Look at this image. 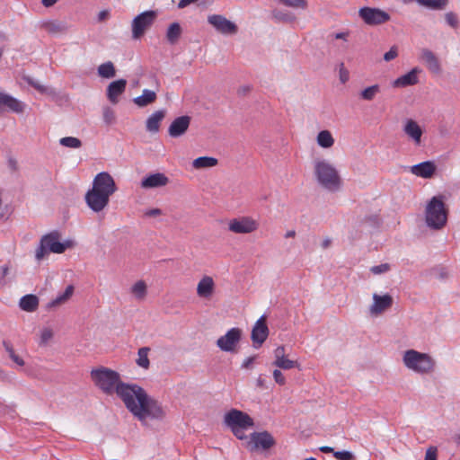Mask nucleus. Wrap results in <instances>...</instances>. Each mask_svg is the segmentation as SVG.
Listing matches in <instances>:
<instances>
[{"instance_id": "obj_1", "label": "nucleus", "mask_w": 460, "mask_h": 460, "mask_svg": "<svg viewBox=\"0 0 460 460\" xmlns=\"http://www.w3.org/2000/svg\"><path fill=\"white\" fill-rule=\"evenodd\" d=\"M94 385L107 394H116L126 408L140 421L146 419L163 420L165 411L161 404L149 396L146 390L137 384H128L120 380L119 374L112 369L101 367L91 371Z\"/></svg>"}, {"instance_id": "obj_2", "label": "nucleus", "mask_w": 460, "mask_h": 460, "mask_svg": "<svg viewBox=\"0 0 460 460\" xmlns=\"http://www.w3.org/2000/svg\"><path fill=\"white\" fill-rule=\"evenodd\" d=\"M61 233L53 230L44 234L40 241V245L36 249L35 258L41 261L48 252L63 253L66 249L73 248L75 242L73 240H66L60 242Z\"/></svg>"}, {"instance_id": "obj_3", "label": "nucleus", "mask_w": 460, "mask_h": 460, "mask_svg": "<svg viewBox=\"0 0 460 460\" xmlns=\"http://www.w3.org/2000/svg\"><path fill=\"white\" fill-rule=\"evenodd\" d=\"M314 174L320 186L323 189L335 192L341 189L342 181L337 169L329 162L315 161Z\"/></svg>"}, {"instance_id": "obj_4", "label": "nucleus", "mask_w": 460, "mask_h": 460, "mask_svg": "<svg viewBox=\"0 0 460 460\" xmlns=\"http://www.w3.org/2000/svg\"><path fill=\"white\" fill-rule=\"evenodd\" d=\"M425 221L427 226L434 230L442 229L447 222V209L443 196H434L428 202L425 208Z\"/></svg>"}, {"instance_id": "obj_5", "label": "nucleus", "mask_w": 460, "mask_h": 460, "mask_svg": "<svg viewBox=\"0 0 460 460\" xmlns=\"http://www.w3.org/2000/svg\"><path fill=\"white\" fill-rule=\"evenodd\" d=\"M402 361L407 368L419 374L432 372L436 365L435 360L429 354L415 349L406 350Z\"/></svg>"}, {"instance_id": "obj_6", "label": "nucleus", "mask_w": 460, "mask_h": 460, "mask_svg": "<svg viewBox=\"0 0 460 460\" xmlns=\"http://www.w3.org/2000/svg\"><path fill=\"white\" fill-rule=\"evenodd\" d=\"M157 16L155 11H146L137 15L132 21V38L140 39L153 25Z\"/></svg>"}, {"instance_id": "obj_7", "label": "nucleus", "mask_w": 460, "mask_h": 460, "mask_svg": "<svg viewBox=\"0 0 460 460\" xmlns=\"http://www.w3.org/2000/svg\"><path fill=\"white\" fill-rule=\"evenodd\" d=\"M358 16L369 26L381 25L390 21L391 16L385 11L376 7L364 6L358 10Z\"/></svg>"}, {"instance_id": "obj_8", "label": "nucleus", "mask_w": 460, "mask_h": 460, "mask_svg": "<svg viewBox=\"0 0 460 460\" xmlns=\"http://www.w3.org/2000/svg\"><path fill=\"white\" fill-rule=\"evenodd\" d=\"M225 424L234 429V428H252L254 425L253 420L242 411L232 409L224 417Z\"/></svg>"}, {"instance_id": "obj_9", "label": "nucleus", "mask_w": 460, "mask_h": 460, "mask_svg": "<svg viewBox=\"0 0 460 460\" xmlns=\"http://www.w3.org/2000/svg\"><path fill=\"white\" fill-rule=\"evenodd\" d=\"M258 228V221L251 217H239L228 222V230L234 234H251Z\"/></svg>"}, {"instance_id": "obj_10", "label": "nucleus", "mask_w": 460, "mask_h": 460, "mask_svg": "<svg viewBox=\"0 0 460 460\" xmlns=\"http://www.w3.org/2000/svg\"><path fill=\"white\" fill-rule=\"evenodd\" d=\"M241 338L242 330L234 327L217 339V346L225 352H236V347L239 344Z\"/></svg>"}, {"instance_id": "obj_11", "label": "nucleus", "mask_w": 460, "mask_h": 460, "mask_svg": "<svg viewBox=\"0 0 460 460\" xmlns=\"http://www.w3.org/2000/svg\"><path fill=\"white\" fill-rule=\"evenodd\" d=\"M93 190L111 197L117 190L113 178L109 172H99L93 179Z\"/></svg>"}, {"instance_id": "obj_12", "label": "nucleus", "mask_w": 460, "mask_h": 460, "mask_svg": "<svg viewBox=\"0 0 460 460\" xmlns=\"http://www.w3.org/2000/svg\"><path fill=\"white\" fill-rule=\"evenodd\" d=\"M208 22L218 32L226 35H234L237 32V26L231 21L220 14H213L208 17Z\"/></svg>"}, {"instance_id": "obj_13", "label": "nucleus", "mask_w": 460, "mask_h": 460, "mask_svg": "<svg viewBox=\"0 0 460 460\" xmlns=\"http://www.w3.org/2000/svg\"><path fill=\"white\" fill-rule=\"evenodd\" d=\"M85 202L93 212H101L109 204L110 197L93 189L85 194Z\"/></svg>"}, {"instance_id": "obj_14", "label": "nucleus", "mask_w": 460, "mask_h": 460, "mask_svg": "<svg viewBox=\"0 0 460 460\" xmlns=\"http://www.w3.org/2000/svg\"><path fill=\"white\" fill-rule=\"evenodd\" d=\"M269 336V328L266 323V316L261 315L255 323L251 334L253 347L260 348Z\"/></svg>"}, {"instance_id": "obj_15", "label": "nucleus", "mask_w": 460, "mask_h": 460, "mask_svg": "<svg viewBox=\"0 0 460 460\" xmlns=\"http://www.w3.org/2000/svg\"><path fill=\"white\" fill-rule=\"evenodd\" d=\"M251 442L252 444V450L259 448L268 450L276 444L274 438L268 431L252 433Z\"/></svg>"}, {"instance_id": "obj_16", "label": "nucleus", "mask_w": 460, "mask_h": 460, "mask_svg": "<svg viewBox=\"0 0 460 460\" xmlns=\"http://www.w3.org/2000/svg\"><path fill=\"white\" fill-rule=\"evenodd\" d=\"M394 299L389 294L379 296L377 294L373 295V304L369 308V312L372 315H379L385 311L392 307Z\"/></svg>"}, {"instance_id": "obj_17", "label": "nucleus", "mask_w": 460, "mask_h": 460, "mask_svg": "<svg viewBox=\"0 0 460 460\" xmlns=\"http://www.w3.org/2000/svg\"><path fill=\"white\" fill-rule=\"evenodd\" d=\"M190 117L183 115L176 118L170 125L168 133L172 137H179L186 133L190 124Z\"/></svg>"}, {"instance_id": "obj_18", "label": "nucleus", "mask_w": 460, "mask_h": 460, "mask_svg": "<svg viewBox=\"0 0 460 460\" xmlns=\"http://www.w3.org/2000/svg\"><path fill=\"white\" fill-rule=\"evenodd\" d=\"M437 166L433 161H425L410 167V172L424 179H430L436 172Z\"/></svg>"}, {"instance_id": "obj_19", "label": "nucleus", "mask_w": 460, "mask_h": 460, "mask_svg": "<svg viewBox=\"0 0 460 460\" xmlns=\"http://www.w3.org/2000/svg\"><path fill=\"white\" fill-rule=\"evenodd\" d=\"M169 183V178L163 172L149 174L142 179L140 186L143 189H155L166 186Z\"/></svg>"}, {"instance_id": "obj_20", "label": "nucleus", "mask_w": 460, "mask_h": 460, "mask_svg": "<svg viewBox=\"0 0 460 460\" xmlns=\"http://www.w3.org/2000/svg\"><path fill=\"white\" fill-rule=\"evenodd\" d=\"M40 28L49 34L58 35L66 33L70 26L66 21L48 20L41 22Z\"/></svg>"}, {"instance_id": "obj_21", "label": "nucleus", "mask_w": 460, "mask_h": 460, "mask_svg": "<svg viewBox=\"0 0 460 460\" xmlns=\"http://www.w3.org/2000/svg\"><path fill=\"white\" fill-rule=\"evenodd\" d=\"M127 86V80L119 79L111 82L107 87V98L112 103L116 104L119 102V96L122 94Z\"/></svg>"}, {"instance_id": "obj_22", "label": "nucleus", "mask_w": 460, "mask_h": 460, "mask_svg": "<svg viewBox=\"0 0 460 460\" xmlns=\"http://www.w3.org/2000/svg\"><path fill=\"white\" fill-rule=\"evenodd\" d=\"M215 291V282L210 276H204L197 285V294L201 298H210Z\"/></svg>"}, {"instance_id": "obj_23", "label": "nucleus", "mask_w": 460, "mask_h": 460, "mask_svg": "<svg viewBox=\"0 0 460 460\" xmlns=\"http://www.w3.org/2000/svg\"><path fill=\"white\" fill-rule=\"evenodd\" d=\"M420 69L418 67L412 68L407 74L398 77L393 82L394 87H406L417 84L419 83L418 75L420 73Z\"/></svg>"}, {"instance_id": "obj_24", "label": "nucleus", "mask_w": 460, "mask_h": 460, "mask_svg": "<svg viewBox=\"0 0 460 460\" xmlns=\"http://www.w3.org/2000/svg\"><path fill=\"white\" fill-rule=\"evenodd\" d=\"M421 58L426 64L428 69L433 73V74H440L441 72V66L438 59V58L435 56V54L428 49H424L421 52Z\"/></svg>"}, {"instance_id": "obj_25", "label": "nucleus", "mask_w": 460, "mask_h": 460, "mask_svg": "<svg viewBox=\"0 0 460 460\" xmlns=\"http://www.w3.org/2000/svg\"><path fill=\"white\" fill-rule=\"evenodd\" d=\"M40 304V299L36 295L29 294L21 297L19 301L20 308L28 313L35 312Z\"/></svg>"}, {"instance_id": "obj_26", "label": "nucleus", "mask_w": 460, "mask_h": 460, "mask_svg": "<svg viewBox=\"0 0 460 460\" xmlns=\"http://www.w3.org/2000/svg\"><path fill=\"white\" fill-rule=\"evenodd\" d=\"M403 130L405 134L410 137L416 145L420 144L422 130L415 120L408 119Z\"/></svg>"}, {"instance_id": "obj_27", "label": "nucleus", "mask_w": 460, "mask_h": 460, "mask_svg": "<svg viewBox=\"0 0 460 460\" xmlns=\"http://www.w3.org/2000/svg\"><path fill=\"white\" fill-rule=\"evenodd\" d=\"M4 106L17 113L23 111V106L21 102L11 95L0 93V108Z\"/></svg>"}, {"instance_id": "obj_28", "label": "nucleus", "mask_w": 460, "mask_h": 460, "mask_svg": "<svg viewBox=\"0 0 460 460\" xmlns=\"http://www.w3.org/2000/svg\"><path fill=\"white\" fill-rule=\"evenodd\" d=\"M164 116L165 111L164 110L157 111L150 115L146 119V130L152 133L158 132L160 123L164 119Z\"/></svg>"}, {"instance_id": "obj_29", "label": "nucleus", "mask_w": 460, "mask_h": 460, "mask_svg": "<svg viewBox=\"0 0 460 460\" xmlns=\"http://www.w3.org/2000/svg\"><path fill=\"white\" fill-rule=\"evenodd\" d=\"M156 100V93L154 91L145 89L140 96L134 98L133 102L138 107H146Z\"/></svg>"}, {"instance_id": "obj_30", "label": "nucleus", "mask_w": 460, "mask_h": 460, "mask_svg": "<svg viewBox=\"0 0 460 460\" xmlns=\"http://www.w3.org/2000/svg\"><path fill=\"white\" fill-rule=\"evenodd\" d=\"M73 293L74 287L72 285L67 286L63 294L48 303L47 309H52L66 303L72 296Z\"/></svg>"}, {"instance_id": "obj_31", "label": "nucleus", "mask_w": 460, "mask_h": 460, "mask_svg": "<svg viewBox=\"0 0 460 460\" xmlns=\"http://www.w3.org/2000/svg\"><path fill=\"white\" fill-rule=\"evenodd\" d=\"M182 30L180 23L172 22L169 25L167 29L166 40L170 44L174 45L178 42Z\"/></svg>"}, {"instance_id": "obj_32", "label": "nucleus", "mask_w": 460, "mask_h": 460, "mask_svg": "<svg viewBox=\"0 0 460 460\" xmlns=\"http://www.w3.org/2000/svg\"><path fill=\"white\" fill-rule=\"evenodd\" d=\"M420 5L431 10H444L449 1L448 0H415Z\"/></svg>"}, {"instance_id": "obj_33", "label": "nucleus", "mask_w": 460, "mask_h": 460, "mask_svg": "<svg viewBox=\"0 0 460 460\" xmlns=\"http://www.w3.org/2000/svg\"><path fill=\"white\" fill-rule=\"evenodd\" d=\"M218 161L217 158L209 156H200L196 158L192 165L195 169L210 168L217 164Z\"/></svg>"}, {"instance_id": "obj_34", "label": "nucleus", "mask_w": 460, "mask_h": 460, "mask_svg": "<svg viewBox=\"0 0 460 460\" xmlns=\"http://www.w3.org/2000/svg\"><path fill=\"white\" fill-rule=\"evenodd\" d=\"M98 75L102 78H112L116 75V69L111 61L105 62L98 66Z\"/></svg>"}, {"instance_id": "obj_35", "label": "nucleus", "mask_w": 460, "mask_h": 460, "mask_svg": "<svg viewBox=\"0 0 460 460\" xmlns=\"http://www.w3.org/2000/svg\"><path fill=\"white\" fill-rule=\"evenodd\" d=\"M317 143L323 148H329L333 146L334 139L328 130H322L318 133Z\"/></svg>"}, {"instance_id": "obj_36", "label": "nucleus", "mask_w": 460, "mask_h": 460, "mask_svg": "<svg viewBox=\"0 0 460 460\" xmlns=\"http://www.w3.org/2000/svg\"><path fill=\"white\" fill-rule=\"evenodd\" d=\"M131 293L139 300H142L146 297L147 293V287L144 280L137 281L131 287Z\"/></svg>"}, {"instance_id": "obj_37", "label": "nucleus", "mask_w": 460, "mask_h": 460, "mask_svg": "<svg viewBox=\"0 0 460 460\" xmlns=\"http://www.w3.org/2000/svg\"><path fill=\"white\" fill-rule=\"evenodd\" d=\"M150 349L148 347H142L137 351V364L145 369H147L150 366V361L148 358V352Z\"/></svg>"}, {"instance_id": "obj_38", "label": "nucleus", "mask_w": 460, "mask_h": 460, "mask_svg": "<svg viewBox=\"0 0 460 460\" xmlns=\"http://www.w3.org/2000/svg\"><path fill=\"white\" fill-rule=\"evenodd\" d=\"M379 92L380 86L378 84H373L361 91L359 95L360 98L365 101H372Z\"/></svg>"}, {"instance_id": "obj_39", "label": "nucleus", "mask_w": 460, "mask_h": 460, "mask_svg": "<svg viewBox=\"0 0 460 460\" xmlns=\"http://www.w3.org/2000/svg\"><path fill=\"white\" fill-rule=\"evenodd\" d=\"M272 16L275 20L279 22H288L296 20V16L293 13L281 10H273Z\"/></svg>"}, {"instance_id": "obj_40", "label": "nucleus", "mask_w": 460, "mask_h": 460, "mask_svg": "<svg viewBox=\"0 0 460 460\" xmlns=\"http://www.w3.org/2000/svg\"><path fill=\"white\" fill-rule=\"evenodd\" d=\"M61 146L69 148H80L82 146V141L75 137H65L59 140Z\"/></svg>"}, {"instance_id": "obj_41", "label": "nucleus", "mask_w": 460, "mask_h": 460, "mask_svg": "<svg viewBox=\"0 0 460 460\" xmlns=\"http://www.w3.org/2000/svg\"><path fill=\"white\" fill-rule=\"evenodd\" d=\"M3 345L5 349V350L7 351V353L9 354V357L12 358V360L13 362H15L17 365L22 367L24 366V360L19 357L18 355L15 354L14 352V349L13 348V346L7 342V341H3Z\"/></svg>"}, {"instance_id": "obj_42", "label": "nucleus", "mask_w": 460, "mask_h": 460, "mask_svg": "<svg viewBox=\"0 0 460 460\" xmlns=\"http://www.w3.org/2000/svg\"><path fill=\"white\" fill-rule=\"evenodd\" d=\"M273 365L285 370L299 367L297 361L290 360L287 358H281L279 361H274Z\"/></svg>"}, {"instance_id": "obj_43", "label": "nucleus", "mask_w": 460, "mask_h": 460, "mask_svg": "<svg viewBox=\"0 0 460 460\" xmlns=\"http://www.w3.org/2000/svg\"><path fill=\"white\" fill-rule=\"evenodd\" d=\"M280 4L291 7V8H300L306 9L307 2L306 0H278Z\"/></svg>"}, {"instance_id": "obj_44", "label": "nucleus", "mask_w": 460, "mask_h": 460, "mask_svg": "<svg viewBox=\"0 0 460 460\" xmlns=\"http://www.w3.org/2000/svg\"><path fill=\"white\" fill-rule=\"evenodd\" d=\"M333 456L338 460H356L353 454L349 451H335L333 452Z\"/></svg>"}, {"instance_id": "obj_45", "label": "nucleus", "mask_w": 460, "mask_h": 460, "mask_svg": "<svg viewBox=\"0 0 460 460\" xmlns=\"http://www.w3.org/2000/svg\"><path fill=\"white\" fill-rule=\"evenodd\" d=\"M445 19L447 23L451 26L452 28H457L458 27V18L457 15L453 12H448L445 14Z\"/></svg>"}, {"instance_id": "obj_46", "label": "nucleus", "mask_w": 460, "mask_h": 460, "mask_svg": "<svg viewBox=\"0 0 460 460\" xmlns=\"http://www.w3.org/2000/svg\"><path fill=\"white\" fill-rule=\"evenodd\" d=\"M389 270H390V264L382 263L380 265L371 267L370 271L373 274L378 275V274L387 272Z\"/></svg>"}, {"instance_id": "obj_47", "label": "nucleus", "mask_w": 460, "mask_h": 460, "mask_svg": "<svg viewBox=\"0 0 460 460\" xmlns=\"http://www.w3.org/2000/svg\"><path fill=\"white\" fill-rule=\"evenodd\" d=\"M398 56V49H397V47L396 46H393L389 51H387L386 53H385L384 55V59L386 61V62H389L393 59H394L396 57Z\"/></svg>"}, {"instance_id": "obj_48", "label": "nucleus", "mask_w": 460, "mask_h": 460, "mask_svg": "<svg viewBox=\"0 0 460 460\" xmlns=\"http://www.w3.org/2000/svg\"><path fill=\"white\" fill-rule=\"evenodd\" d=\"M339 74H340V80H341V82L342 84H345L349 80V71L345 68L343 63L340 64Z\"/></svg>"}, {"instance_id": "obj_49", "label": "nucleus", "mask_w": 460, "mask_h": 460, "mask_svg": "<svg viewBox=\"0 0 460 460\" xmlns=\"http://www.w3.org/2000/svg\"><path fill=\"white\" fill-rule=\"evenodd\" d=\"M438 449L436 447H429L425 455L424 460H437Z\"/></svg>"}, {"instance_id": "obj_50", "label": "nucleus", "mask_w": 460, "mask_h": 460, "mask_svg": "<svg viewBox=\"0 0 460 460\" xmlns=\"http://www.w3.org/2000/svg\"><path fill=\"white\" fill-rule=\"evenodd\" d=\"M273 377L277 384L283 385L286 383L285 376H283L282 372L279 369H275L273 371Z\"/></svg>"}, {"instance_id": "obj_51", "label": "nucleus", "mask_w": 460, "mask_h": 460, "mask_svg": "<svg viewBox=\"0 0 460 460\" xmlns=\"http://www.w3.org/2000/svg\"><path fill=\"white\" fill-rule=\"evenodd\" d=\"M53 337V332L50 329L46 328L41 332V342L47 343Z\"/></svg>"}, {"instance_id": "obj_52", "label": "nucleus", "mask_w": 460, "mask_h": 460, "mask_svg": "<svg viewBox=\"0 0 460 460\" xmlns=\"http://www.w3.org/2000/svg\"><path fill=\"white\" fill-rule=\"evenodd\" d=\"M248 429L249 428H234V429H231V431L238 439H244L246 438L244 431Z\"/></svg>"}, {"instance_id": "obj_53", "label": "nucleus", "mask_w": 460, "mask_h": 460, "mask_svg": "<svg viewBox=\"0 0 460 460\" xmlns=\"http://www.w3.org/2000/svg\"><path fill=\"white\" fill-rule=\"evenodd\" d=\"M274 356H275V360L274 361H279V359L286 358L285 357V347L284 346H279L274 350Z\"/></svg>"}, {"instance_id": "obj_54", "label": "nucleus", "mask_w": 460, "mask_h": 460, "mask_svg": "<svg viewBox=\"0 0 460 460\" xmlns=\"http://www.w3.org/2000/svg\"><path fill=\"white\" fill-rule=\"evenodd\" d=\"M8 168L13 172H17L19 169L18 163L15 158L9 157L7 161Z\"/></svg>"}, {"instance_id": "obj_55", "label": "nucleus", "mask_w": 460, "mask_h": 460, "mask_svg": "<svg viewBox=\"0 0 460 460\" xmlns=\"http://www.w3.org/2000/svg\"><path fill=\"white\" fill-rule=\"evenodd\" d=\"M256 356L247 358L242 364L243 368H250L253 361L255 360Z\"/></svg>"}, {"instance_id": "obj_56", "label": "nucleus", "mask_w": 460, "mask_h": 460, "mask_svg": "<svg viewBox=\"0 0 460 460\" xmlns=\"http://www.w3.org/2000/svg\"><path fill=\"white\" fill-rule=\"evenodd\" d=\"M199 0H180V2L178 3V8L183 9V8L187 7L188 5H190V4L196 3Z\"/></svg>"}, {"instance_id": "obj_57", "label": "nucleus", "mask_w": 460, "mask_h": 460, "mask_svg": "<svg viewBox=\"0 0 460 460\" xmlns=\"http://www.w3.org/2000/svg\"><path fill=\"white\" fill-rule=\"evenodd\" d=\"M162 214V210L160 208H152L147 210L145 215L146 217H156Z\"/></svg>"}, {"instance_id": "obj_58", "label": "nucleus", "mask_w": 460, "mask_h": 460, "mask_svg": "<svg viewBox=\"0 0 460 460\" xmlns=\"http://www.w3.org/2000/svg\"><path fill=\"white\" fill-rule=\"evenodd\" d=\"M104 120L107 123H111L113 119V112L110 109H106L103 114Z\"/></svg>"}, {"instance_id": "obj_59", "label": "nucleus", "mask_w": 460, "mask_h": 460, "mask_svg": "<svg viewBox=\"0 0 460 460\" xmlns=\"http://www.w3.org/2000/svg\"><path fill=\"white\" fill-rule=\"evenodd\" d=\"M31 85H32L35 89H37L40 93H46L48 91V87L40 84L39 83H34L32 81L29 82Z\"/></svg>"}, {"instance_id": "obj_60", "label": "nucleus", "mask_w": 460, "mask_h": 460, "mask_svg": "<svg viewBox=\"0 0 460 460\" xmlns=\"http://www.w3.org/2000/svg\"><path fill=\"white\" fill-rule=\"evenodd\" d=\"M109 17V12L107 10H102L98 13V21L103 22Z\"/></svg>"}, {"instance_id": "obj_61", "label": "nucleus", "mask_w": 460, "mask_h": 460, "mask_svg": "<svg viewBox=\"0 0 460 460\" xmlns=\"http://www.w3.org/2000/svg\"><path fill=\"white\" fill-rule=\"evenodd\" d=\"M9 273V267L8 265H4L0 267V278L4 279L5 276H7Z\"/></svg>"}, {"instance_id": "obj_62", "label": "nucleus", "mask_w": 460, "mask_h": 460, "mask_svg": "<svg viewBox=\"0 0 460 460\" xmlns=\"http://www.w3.org/2000/svg\"><path fill=\"white\" fill-rule=\"evenodd\" d=\"M58 0H41L42 4L45 7L53 6Z\"/></svg>"}, {"instance_id": "obj_63", "label": "nucleus", "mask_w": 460, "mask_h": 460, "mask_svg": "<svg viewBox=\"0 0 460 460\" xmlns=\"http://www.w3.org/2000/svg\"><path fill=\"white\" fill-rule=\"evenodd\" d=\"M331 243H332V239H331V238H329V237H326V238L323 241V243H322L321 246H322V248H323V249H327V248H329V247H330Z\"/></svg>"}, {"instance_id": "obj_64", "label": "nucleus", "mask_w": 460, "mask_h": 460, "mask_svg": "<svg viewBox=\"0 0 460 460\" xmlns=\"http://www.w3.org/2000/svg\"><path fill=\"white\" fill-rule=\"evenodd\" d=\"M320 451L323 453H333L335 452L334 449L328 446H323L320 447Z\"/></svg>"}]
</instances>
